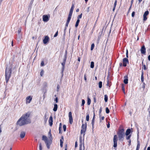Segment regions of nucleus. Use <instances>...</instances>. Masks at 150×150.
<instances>
[{"instance_id":"f257e3e1","label":"nucleus","mask_w":150,"mask_h":150,"mask_svg":"<svg viewBox=\"0 0 150 150\" xmlns=\"http://www.w3.org/2000/svg\"><path fill=\"white\" fill-rule=\"evenodd\" d=\"M30 113L29 112L23 114L17 122V125L22 126L30 123L31 121L30 118Z\"/></svg>"},{"instance_id":"f03ea898","label":"nucleus","mask_w":150,"mask_h":150,"mask_svg":"<svg viewBox=\"0 0 150 150\" xmlns=\"http://www.w3.org/2000/svg\"><path fill=\"white\" fill-rule=\"evenodd\" d=\"M12 67V65H11L8 68L6 67V68L5 70V79L6 83L8 82L9 79L11 76L12 71L11 69Z\"/></svg>"},{"instance_id":"7ed1b4c3","label":"nucleus","mask_w":150,"mask_h":150,"mask_svg":"<svg viewBox=\"0 0 150 150\" xmlns=\"http://www.w3.org/2000/svg\"><path fill=\"white\" fill-rule=\"evenodd\" d=\"M49 134H50V137H49L50 139H48L46 136L44 135L42 136V140L45 142L48 149L50 148V146L52 143V141L50 140L52 135L50 132H49Z\"/></svg>"},{"instance_id":"20e7f679","label":"nucleus","mask_w":150,"mask_h":150,"mask_svg":"<svg viewBox=\"0 0 150 150\" xmlns=\"http://www.w3.org/2000/svg\"><path fill=\"white\" fill-rule=\"evenodd\" d=\"M117 134L118 135L119 140H120L122 139L125 136L124 130L123 129H120L117 133Z\"/></svg>"},{"instance_id":"39448f33","label":"nucleus","mask_w":150,"mask_h":150,"mask_svg":"<svg viewBox=\"0 0 150 150\" xmlns=\"http://www.w3.org/2000/svg\"><path fill=\"white\" fill-rule=\"evenodd\" d=\"M86 124H83L81 126V133L82 134L83 133V135H84V133L86 131Z\"/></svg>"},{"instance_id":"423d86ee","label":"nucleus","mask_w":150,"mask_h":150,"mask_svg":"<svg viewBox=\"0 0 150 150\" xmlns=\"http://www.w3.org/2000/svg\"><path fill=\"white\" fill-rule=\"evenodd\" d=\"M118 140V138L116 135H115L114 136L113 138V147H116L117 146V141Z\"/></svg>"},{"instance_id":"0eeeda50","label":"nucleus","mask_w":150,"mask_h":150,"mask_svg":"<svg viewBox=\"0 0 150 150\" xmlns=\"http://www.w3.org/2000/svg\"><path fill=\"white\" fill-rule=\"evenodd\" d=\"M32 99V97L31 96H27L25 99V103L26 104L30 103Z\"/></svg>"},{"instance_id":"6e6552de","label":"nucleus","mask_w":150,"mask_h":150,"mask_svg":"<svg viewBox=\"0 0 150 150\" xmlns=\"http://www.w3.org/2000/svg\"><path fill=\"white\" fill-rule=\"evenodd\" d=\"M129 63V61L127 58H125L123 59V66L124 67H126L127 64Z\"/></svg>"},{"instance_id":"1a4fd4ad","label":"nucleus","mask_w":150,"mask_h":150,"mask_svg":"<svg viewBox=\"0 0 150 150\" xmlns=\"http://www.w3.org/2000/svg\"><path fill=\"white\" fill-rule=\"evenodd\" d=\"M69 122L70 124H72L73 122V120L72 117V113L71 112L69 113Z\"/></svg>"},{"instance_id":"9d476101","label":"nucleus","mask_w":150,"mask_h":150,"mask_svg":"<svg viewBox=\"0 0 150 150\" xmlns=\"http://www.w3.org/2000/svg\"><path fill=\"white\" fill-rule=\"evenodd\" d=\"M73 12V11H71V10L70 11V12H69V14L68 15V17L67 20V24L68 23H69V22L70 21V20L71 17Z\"/></svg>"},{"instance_id":"9b49d317","label":"nucleus","mask_w":150,"mask_h":150,"mask_svg":"<svg viewBox=\"0 0 150 150\" xmlns=\"http://www.w3.org/2000/svg\"><path fill=\"white\" fill-rule=\"evenodd\" d=\"M49 38L47 36L45 37L44 39L43 40V42L44 44H46L49 41Z\"/></svg>"},{"instance_id":"f8f14e48","label":"nucleus","mask_w":150,"mask_h":150,"mask_svg":"<svg viewBox=\"0 0 150 150\" xmlns=\"http://www.w3.org/2000/svg\"><path fill=\"white\" fill-rule=\"evenodd\" d=\"M43 21L45 22H47L49 20L48 17L47 15H45L42 16Z\"/></svg>"},{"instance_id":"ddd939ff","label":"nucleus","mask_w":150,"mask_h":150,"mask_svg":"<svg viewBox=\"0 0 150 150\" xmlns=\"http://www.w3.org/2000/svg\"><path fill=\"white\" fill-rule=\"evenodd\" d=\"M149 12L148 11H146L145 12L143 15V20L144 21H146L147 20V18L146 16L149 14Z\"/></svg>"},{"instance_id":"4468645a","label":"nucleus","mask_w":150,"mask_h":150,"mask_svg":"<svg viewBox=\"0 0 150 150\" xmlns=\"http://www.w3.org/2000/svg\"><path fill=\"white\" fill-rule=\"evenodd\" d=\"M48 117V114L47 113H45L44 117V122L45 123L47 122Z\"/></svg>"},{"instance_id":"2eb2a0df","label":"nucleus","mask_w":150,"mask_h":150,"mask_svg":"<svg viewBox=\"0 0 150 150\" xmlns=\"http://www.w3.org/2000/svg\"><path fill=\"white\" fill-rule=\"evenodd\" d=\"M66 56H65V57L64 58V59H63V62L61 64L62 66V71H63V70L64 69V66L65 64L66 61Z\"/></svg>"},{"instance_id":"dca6fc26","label":"nucleus","mask_w":150,"mask_h":150,"mask_svg":"<svg viewBox=\"0 0 150 150\" xmlns=\"http://www.w3.org/2000/svg\"><path fill=\"white\" fill-rule=\"evenodd\" d=\"M48 122L50 126H51L53 124V119L52 116L50 117L48 120Z\"/></svg>"},{"instance_id":"f3484780","label":"nucleus","mask_w":150,"mask_h":150,"mask_svg":"<svg viewBox=\"0 0 150 150\" xmlns=\"http://www.w3.org/2000/svg\"><path fill=\"white\" fill-rule=\"evenodd\" d=\"M141 53L143 54H144L146 52V49L144 46H143L141 50Z\"/></svg>"},{"instance_id":"a211bd4d","label":"nucleus","mask_w":150,"mask_h":150,"mask_svg":"<svg viewBox=\"0 0 150 150\" xmlns=\"http://www.w3.org/2000/svg\"><path fill=\"white\" fill-rule=\"evenodd\" d=\"M124 78L125 79L124 80V82L125 84H127L128 83V76H124Z\"/></svg>"},{"instance_id":"6ab92c4d","label":"nucleus","mask_w":150,"mask_h":150,"mask_svg":"<svg viewBox=\"0 0 150 150\" xmlns=\"http://www.w3.org/2000/svg\"><path fill=\"white\" fill-rule=\"evenodd\" d=\"M25 134V132H21L20 134V137L21 138H23Z\"/></svg>"},{"instance_id":"aec40b11","label":"nucleus","mask_w":150,"mask_h":150,"mask_svg":"<svg viewBox=\"0 0 150 150\" xmlns=\"http://www.w3.org/2000/svg\"><path fill=\"white\" fill-rule=\"evenodd\" d=\"M131 130L130 129H128L127 130L126 133H125V135L126 136H128L130 133L131 132Z\"/></svg>"},{"instance_id":"412c9836","label":"nucleus","mask_w":150,"mask_h":150,"mask_svg":"<svg viewBox=\"0 0 150 150\" xmlns=\"http://www.w3.org/2000/svg\"><path fill=\"white\" fill-rule=\"evenodd\" d=\"M57 105L56 104H55L54 105V108L53 109V111H56L57 110Z\"/></svg>"},{"instance_id":"4be33fe9","label":"nucleus","mask_w":150,"mask_h":150,"mask_svg":"<svg viewBox=\"0 0 150 150\" xmlns=\"http://www.w3.org/2000/svg\"><path fill=\"white\" fill-rule=\"evenodd\" d=\"M143 74H144L143 72L142 71V75H141V81L142 82H143L144 81Z\"/></svg>"},{"instance_id":"5701e85b","label":"nucleus","mask_w":150,"mask_h":150,"mask_svg":"<svg viewBox=\"0 0 150 150\" xmlns=\"http://www.w3.org/2000/svg\"><path fill=\"white\" fill-rule=\"evenodd\" d=\"M67 21L66 23V25H65V28H64V35L65 34L66 31V30H67V27L68 26V24H69V23H68L67 25Z\"/></svg>"},{"instance_id":"b1692460","label":"nucleus","mask_w":150,"mask_h":150,"mask_svg":"<svg viewBox=\"0 0 150 150\" xmlns=\"http://www.w3.org/2000/svg\"><path fill=\"white\" fill-rule=\"evenodd\" d=\"M79 21L80 20L79 19L77 20L75 25V26L76 27H77L78 26Z\"/></svg>"},{"instance_id":"393cba45","label":"nucleus","mask_w":150,"mask_h":150,"mask_svg":"<svg viewBox=\"0 0 150 150\" xmlns=\"http://www.w3.org/2000/svg\"><path fill=\"white\" fill-rule=\"evenodd\" d=\"M108 97L106 95L104 96V100L106 102L108 101Z\"/></svg>"},{"instance_id":"a878e982","label":"nucleus","mask_w":150,"mask_h":150,"mask_svg":"<svg viewBox=\"0 0 150 150\" xmlns=\"http://www.w3.org/2000/svg\"><path fill=\"white\" fill-rule=\"evenodd\" d=\"M91 67L92 68H93L94 67V63L93 62H91Z\"/></svg>"},{"instance_id":"bb28decb","label":"nucleus","mask_w":150,"mask_h":150,"mask_svg":"<svg viewBox=\"0 0 150 150\" xmlns=\"http://www.w3.org/2000/svg\"><path fill=\"white\" fill-rule=\"evenodd\" d=\"M99 87L100 88H101L102 87V82L101 81H100L98 83Z\"/></svg>"},{"instance_id":"cd10ccee","label":"nucleus","mask_w":150,"mask_h":150,"mask_svg":"<svg viewBox=\"0 0 150 150\" xmlns=\"http://www.w3.org/2000/svg\"><path fill=\"white\" fill-rule=\"evenodd\" d=\"M122 91H123V92L124 93H125V87H124V84H122Z\"/></svg>"},{"instance_id":"c85d7f7f","label":"nucleus","mask_w":150,"mask_h":150,"mask_svg":"<svg viewBox=\"0 0 150 150\" xmlns=\"http://www.w3.org/2000/svg\"><path fill=\"white\" fill-rule=\"evenodd\" d=\"M140 144L139 143H138L137 146L136 150H139V149L140 148Z\"/></svg>"},{"instance_id":"c756f323","label":"nucleus","mask_w":150,"mask_h":150,"mask_svg":"<svg viewBox=\"0 0 150 150\" xmlns=\"http://www.w3.org/2000/svg\"><path fill=\"white\" fill-rule=\"evenodd\" d=\"M91 99L89 98H88V100H87V104H88V105H90V104L91 103Z\"/></svg>"},{"instance_id":"7c9ffc66","label":"nucleus","mask_w":150,"mask_h":150,"mask_svg":"<svg viewBox=\"0 0 150 150\" xmlns=\"http://www.w3.org/2000/svg\"><path fill=\"white\" fill-rule=\"evenodd\" d=\"M94 121H95V120L92 119V122H91V124H92V125L93 129L94 128Z\"/></svg>"},{"instance_id":"2f4dec72","label":"nucleus","mask_w":150,"mask_h":150,"mask_svg":"<svg viewBox=\"0 0 150 150\" xmlns=\"http://www.w3.org/2000/svg\"><path fill=\"white\" fill-rule=\"evenodd\" d=\"M44 74V71L43 70H41L40 72V75L42 76Z\"/></svg>"},{"instance_id":"473e14b6","label":"nucleus","mask_w":150,"mask_h":150,"mask_svg":"<svg viewBox=\"0 0 150 150\" xmlns=\"http://www.w3.org/2000/svg\"><path fill=\"white\" fill-rule=\"evenodd\" d=\"M89 114H88L87 115L86 117V120L87 121H89Z\"/></svg>"},{"instance_id":"72a5a7b5","label":"nucleus","mask_w":150,"mask_h":150,"mask_svg":"<svg viewBox=\"0 0 150 150\" xmlns=\"http://www.w3.org/2000/svg\"><path fill=\"white\" fill-rule=\"evenodd\" d=\"M60 146L61 147H62L63 146V142L61 139L60 140Z\"/></svg>"},{"instance_id":"f704fd0d","label":"nucleus","mask_w":150,"mask_h":150,"mask_svg":"<svg viewBox=\"0 0 150 150\" xmlns=\"http://www.w3.org/2000/svg\"><path fill=\"white\" fill-rule=\"evenodd\" d=\"M42 145L41 143H40L39 144V150H42Z\"/></svg>"},{"instance_id":"c9c22d12","label":"nucleus","mask_w":150,"mask_h":150,"mask_svg":"<svg viewBox=\"0 0 150 150\" xmlns=\"http://www.w3.org/2000/svg\"><path fill=\"white\" fill-rule=\"evenodd\" d=\"M107 85L110 87L111 85L110 82L108 80L107 81Z\"/></svg>"},{"instance_id":"e433bc0d","label":"nucleus","mask_w":150,"mask_h":150,"mask_svg":"<svg viewBox=\"0 0 150 150\" xmlns=\"http://www.w3.org/2000/svg\"><path fill=\"white\" fill-rule=\"evenodd\" d=\"M80 150H82L81 149V147L82 146V140H81L80 139Z\"/></svg>"},{"instance_id":"4c0bfd02","label":"nucleus","mask_w":150,"mask_h":150,"mask_svg":"<svg viewBox=\"0 0 150 150\" xmlns=\"http://www.w3.org/2000/svg\"><path fill=\"white\" fill-rule=\"evenodd\" d=\"M85 103V101L84 99H82V104L81 105L82 106H83L84 105Z\"/></svg>"},{"instance_id":"58836bf2","label":"nucleus","mask_w":150,"mask_h":150,"mask_svg":"<svg viewBox=\"0 0 150 150\" xmlns=\"http://www.w3.org/2000/svg\"><path fill=\"white\" fill-rule=\"evenodd\" d=\"M94 47V44H92L91 45V50H93Z\"/></svg>"},{"instance_id":"ea45409f","label":"nucleus","mask_w":150,"mask_h":150,"mask_svg":"<svg viewBox=\"0 0 150 150\" xmlns=\"http://www.w3.org/2000/svg\"><path fill=\"white\" fill-rule=\"evenodd\" d=\"M82 13H81L77 17L78 19H79L81 18L82 17Z\"/></svg>"},{"instance_id":"a19ab883","label":"nucleus","mask_w":150,"mask_h":150,"mask_svg":"<svg viewBox=\"0 0 150 150\" xmlns=\"http://www.w3.org/2000/svg\"><path fill=\"white\" fill-rule=\"evenodd\" d=\"M74 8V4H72L71 6V8L70 10L73 11Z\"/></svg>"},{"instance_id":"79ce46f5","label":"nucleus","mask_w":150,"mask_h":150,"mask_svg":"<svg viewBox=\"0 0 150 150\" xmlns=\"http://www.w3.org/2000/svg\"><path fill=\"white\" fill-rule=\"evenodd\" d=\"M131 137V135H129L126 136V139H127V140L129 139Z\"/></svg>"},{"instance_id":"37998d69","label":"nucleus","mask_w":150,"mask_h":150,"mask_svg":"<svg viewBox=\"0 0 150 150\" xmlns=\"http://www.w3.org/2000/svg\"><path fill=\"white\" fill-rule=\"evenodd\" d=\"M110 111L108 108H106V112L107 113H108Z\"/></svg>"},{"instance_id":"c03bdc74","label":"nucleus","mask_w":150,"mask_h":150,"mask_svg":"<svg viewBox=\"0 0 150 150\" xmlns=\"http://www.w3.org/2000/svg\"><path fill=\"white\" fill-rule=\"evenodd\" d=\"M63 128L64 129V131L65 132L66 131V127L65 125H64L63 126Z\"/></svg>"},{"instance_id":"a18cd8bd","label":"nucleus","mask_w":150,"mask_h":150,"mask_svg":"<svg viewBox=\"0 0 150 150\" xmlns=\"http://www.w3.org/2000/svg\"><path fill=\"white\" fill-rule=\"evenodd\" d=\"M104 119V116H103L100 118V121H101L102 120H103Z\"/></svg>"},{"instance_id":"49530a36","label":"nucleus","mask_w":150,"mask_h":150,"mask_svg":"<svg viewBox=\"0 0 150 150\" xmlns=\"http://www.w3.org/2000/svg\"><path fill=\"white\" fill-rule=\"evenodd\" d=\"M44 65V62L43 61H42L41 63V66H43Z\"/></svg>"},{"instance_id":"de8ad7c7","label":"nucleus","mask_w":150,"mask_h":150,"mask_svg":"<svg viewBox=\"0 0 150 150\" xmlns=\"http://www.w3.org/2000/svg\"><path fill=\"white\" fill-rule=\"evenodd\" d=\"M126 56L127 58H128V51L127 50V51H126Z\"/></svg>"},{"instance_id":"09e8293b","label":"nucleus","mask_w":150,"mask_h":150,"mask_svg":"<svg viewBox=\"0 0 150 150\" xmlns=\"http://www.w3.org/2000/svg\"><path fill=\"white\" fill-rule=\"evenodd\" d=\"M21 31V28H19L18 31V35H19V34H20Z\"/></svg>"},{"instance_id":"8fccbe9b","label":"nucleus","mask_w":150,"mask_h":150,"mask_svg":"<svg viewBox=\"0 0 150 150\" xmlns=\"http://www.w3.org/2000/svg\"><path fill=\"white\" fill-rule=\"evenodd\" d=\"M58 31H57L54 36V37H55L57 36V35H58Z\"/></svg>"},{"instance_id":"3c124183","label":"nucleus","mask_w":150,"mask_h":150,"mask_svg":"<svg viewBox=\"0 0 150 150\" xmlns=\"http://www.w3.org/2000/svg\"><path fill=\"white\" fill-rule=\"evenodd\" d=\"M54 101L56 102V103L58 102V98L57 97H56L54 100Z\"/></svg>"},{"instance_id":"603ef678","label":"nucleus","mask_w":150,"mask_h":150,"mask_svg":"<svg viewBox=\"0 0 150 150\" xmlns=\"http://www.w3.org/2000/svg\"><path fill=\"white\" fill-rule=\"evenodd\" d=\"M117 0H115L114 4V6L116 7L117 5Z\"/></svg>"},{"instance_id":"864d4df0","label":"nucleus","mask_w":150,"mask_h":150,"mask_svg":"<svg viewBox=\"0 0 150 150\" xmlns=\"http://www.w3.org/2000/svg\"><path fill=\"white\" fill-rule=\"evenodd\" d=\"M134 14H135V12H133L132 14V17H134Z\"/></svg>"},{"instance_id":"5fc2aeb1","label":"nucleus","mask_w":150,"mask_h":150,"mask_svg":"<svg viewBox=\"0 0 150 150\" xmlns=\"http://www.w3.org/2000/svg\"><path fill=\"white\" fill-rule=\"evenodd\" d=\"M90 7H88L87 8V11L88 13L90 11Z\"/></svg>"},{"instance_id":"6e6d98bb","label":"nucleus","mask_w":150,"mask_h":150,"mask_svg":"<svg viewBox=\"0 0 150 150\" xmlns=\"http://www.w3.org/2000/svg\"><path fill=\"white\" fill-rule=\"evenodd\" d=\"M143 69L144 70H146V68L145 65H143Z\"/></svg>"},{"instance_id":"4d7b16f0","label":"nucleus","mask_w":150,"mask_h":150,"mask_svg":"<svg viewBox=\"0 0 150 150\" xmlns=\"http://www.w3.org/2000/svg\"><path fill=\"white\" fill-rule=\"evenodd\" d=\"M107 127L108 128H109V127H110V124L109 123H108V124L107 125Z\"/></svg>"},{"instance_id":"13d9d810","label":"nucleus","mask_w":150,"mask_h":150,"mask_svg":"<svg viewBox=\"0 0 150 150\" xmlns=\"http://www.w3.org/2000/svg\"><path fill=\"white\" fill-rule=\"evenodd\" d=\"M148 59L149 61H150V55L148 56Z\"/></svg>"},{"instance_id":"bf43d9fd","label":"nucleus","mask_w":150,"mask_h":150,"mask_svg":"<svg viewBox=\"0 0 150 150\" xmlns=\"http://www.w3.org/2000/svg\"><path fill=\"white\" fill-rule=\"evenodd\" d=\"M84 80H85V81H86V76L85 74L84 75Z\"/></svg>"},{"instance_id":"052dcab7","label":"nucleus","mask_w":150,"mask_h":150,"mask_svg":"<svg viewBox=\"0 0 150 150\" xmlns=\"http://www.w3.org/2000/svg\"><path fill=\"white\" fill-rule=\"evenodd\" d=\"M67 51H65V55H64V57H65V56L66 55V57L67 58Z\"/></svg>"},{"instance_id":"680f3d73","label":"nucleus","mask_w":150,"mask_h":150,"mask_svg":"<svg viewBox=\"0 0 150 150\" xmlns=\"http://www.w3.org/2000/svg\"><path fill=\"white\" fill-rule=\"evenodd\" d=\"M131 141L130 140L129 141V146L131 144Z\"/></svg>"},{"instance_id":"e2e57ef3","label":"nucleus","mask_w":150,"mask_h":150,"mask_svg":"<svg viewBox=\"0 0 150 150\" xmlns=\"http://www.w3.org/2000/svg\"><path fill=\"white\" fill-rule=\"evenodd\" d=\"M77 146V142H76L75 144V147H76Z\"/></svg>"},{"instance_id":"0e129e2a","label":"nucleus","mask_w":150,"mask_h":150,"mask_svg":"<svg viewBox=\"0 0 150 150\" xmlns=\"http://www.w3.org/2000/svg\"><path fill=\"white\" fill-rule=\"evenodd\" d=\"M78 61L80 62V57H79L78 59Z\"/></svg>"},{"instance_id":"69168bd1","label":"nucleus","mask_w":150,"mask_h":150,"mask_svg":"<svg viewBox=\"0 0 150 150\" xmlns=\"http://www.w3.org/2000/svg\"><path fill=\"white\" fill-rule=\"evenodd\" d=\"M79 9H78V8L77 9H76V12H79Z\"/></svg>"},{"instance_id":"338daca9","label":"nucleus","mask_w":150,"mask_h":150,"mask_svg":"<svg viewBox=\"0 0 150 150\" xmlns=\"http://www.w3.org/2000/svg\"><path fill=\"white\" fill-rule=\"evenodd\" d=\"M115 7H116L114 6V7H113V11H114V10H115Z\"/></svg>"},{"instance_id":"774afa93","label":"nucleus","mask_w":150,"mask_h":150,"mask_svg":"<svg viewBox=\"0 0 150 150\" xmlns=\"http://www.w3.org/2000/svg\"><path fill=\"white\" fill-rule=\"evenodd\" d=\"M147 150H150V147H148Z\"/></svg>"}]
</instances>
